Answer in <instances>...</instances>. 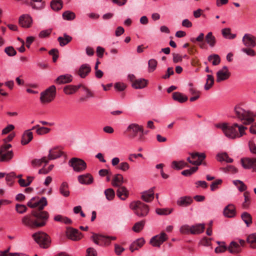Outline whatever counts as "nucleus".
I'll list each match as a JSON object with an SVG mask.
<instances>
[{
    "label": "nucleus",
    "instance_id": "1",
    "mask_svg": "<svg viewBox=\"0 0 256 256\" xmlns=\"http://www.w3.org/2000/svg\"><path fill=\"white\" fill-rule=\"evenodd\" d=\"M35 198H32L27 204L28 206L31 208H38L36 210H32V214L37 222L38 228L44 226L49 218V214L46 211L43 210L44 206L48 204L46 198L42 197L39 200L34 202Z\"/></svg>",
    "mask_w": 256,
    "mask_h": 256
},
{
    "label": "nucleus",
    "instance_id": "2",
    "mask_svg": "<svg viewBox=\"0 0 256 256\" xmlns=\"http://www.w3.org/2000/svg\"><path fill=\"white\" fill-rule=\"evenodd\" d=\"M218 128H220L224 135L230 139H236L245 134V130L247 128L238 124H234L232 126H228L226 123L218 124L216 125Z\"/></svg>",
    "mask_w": 256,
    "mask_h": 256
},
{
    "label": "nucleus",
    "instance_id": "3",
    "mask_svg": "<svg viewBox=\"0 0 256 256\" xmlns=\"http://www.w3.org/2000/svg\"><path fill=\"white\" fill-rule=\"evenodd\" d=\"M126 132L128 134V137L130 139L137 138V141L143 142L145 140L144 131L142 126L136 123H132L127 127Z\"/></svg>",
    "mask_w": 256,
    "mask_h": 256
},
{
    "label": "nucleus",
    "instance_id": "4",
    "mask_svg": "<svg viewBox=\"0 0 256 256\" xmlns=\"http://www.w3.org/2000/svg\"><path fill=\"white\" fill-rule=\"evenodd\" d=\"M236 116L241 120H244L243 124L248 125L254 121L253 114L250 111H246L240 106H236L234 108Z\"/></svg>",
    "mask_w": 256,
    "mask_h": 256
},
{
    "label": "nucleus",
    "instance_id": "5",
    "mask_svg": "<svg viewBox=\"0 0 256 256\" xmlns=\"http://www.w3.org/2000/svg\"><path fill=\"white\" fill-rule=\"evenodd\" d=\"M130 207L134 210L135 214L140 217L146 216L149 212L148 206L140 201L131 203Z\"/></svg>",
    "mask_w": 256,
    "mask_h": 256
},
{
    "label": "nucleus",
    "instance_id": "6",
    "mask_svg": "<svg viewBox=\"0 0 256 256\" xmlns=\"http://www.w3.org/2000/svg\"><path fill=\"white\" fill-rule=\"evenodd\" d=\"M32 237L40 247L46 248L49 246L50 240L49 236L46 233L44 232H36L32 234Z\"/></svg>",
    "mask_w": 256,
    "mask_h": 256
},
{
    "label": "nucleus",
    "instance_id": "7",
    "mask_svg": "<svg viewBox=\"0 0 256 256\" xmlns=\"http://www.w3.org/2000/svg\"><path fill=\"white\" fill-rule=\"evenodd\" d=\"M56 94V86L52 85L40 93V100L41 102L43 104L50 102L54 98Z\"/></svg>",
    "mask_w": 256,
    "mask_h": 256
},
{
    "label": "nucleus",
    "instance_id": "8",
    "mask_svg": "<svg viewBox=\"0 0 256 256\" xmlns=\"http://www.w3.org/2000/svg\"><path fill=\"white\" fill-rule=\"evenodd\" d=\"M91 240L96 244L100 246H108L112 240H116V236H106L103 235L92 233Z\"/></svg>",
    "mask_w": 256,
    "mask_h": 256
},
{
    "label": "nucleus",
    "instance_id": "9",
    "mask_svg": "<svg viewBox=\"0 0 256 256\" xmlns=\"http://www.w3.org/2000/svg\"><path fill=\"white\" fill-rule=\"evenodd\" d=\"M12 147L10 144H4L0 148V162H9L14 156L12 150H8Z\"/></svg>",
    "mask_w": 256,
    "mask_h": 256
},
{
    "label": "nucleus",
    "instance_id": "10",
    "mask_svg": "<svg viewBox=\"0 0 256 256\" xmlns=\"http://www.w3.org/2000/svg\"><path fill=\"white\" fill-rule=\"evenodd\" d=\"M68 164L72 167L75 172H80L84 170L86 168V164L84 160L80 158H71Z\"/></svg>",
    "mask_w": 256,
    "mask_h": 256
},
{
    "label": "nucleus",
    "instance_id": "11",
    "mask_svg": "<svg viewBox=\"0 0 256 256\" xmlns=\"http://www.w3.org/2000/svg\"><path fill=\"white\" fill-rule=\"evenodd\" d=\"M168 238L166 234L164 232H162L160 234L152 236L150 240V244L154 247L160 248Z\"/></svg>",
    "mask_w": 256,
    "mask_h": 256
},
{
    "label": "nucleus",
    "instance_id": "12",
    "mask_svg": "<svg viewBox=\"0 0 256 256\" xmlns=\"http://www.w3.org/2000/svg\"><path fill=\"white\" fill-rule=\"evenodd\" d=\"M204 153L194 152L190 154V157L187 158V160L194 166H200L202 164L203 160L206 158Z\"/></svg>",
    "mask_w": 256,
    "mask_h": 256
},
{
    "label": "nucleus",
    "instance_id": "13",
    "mask_svg": "<svg viewBox=\"0 0 256 256\" xmlns=\"http://www.w3.org/2000/svg\"><path fill=\"white\" fill-rule=\"evenodd\" d=\"M22 224L24 226L31 228H38V226H37V222L35 220L34 216L32 214V212L31 214H26L22 218Z\"/></svg>",
    "mask_w": 256,
    "mask_h": 256
},
{
    "label": "nucleus",
    "instance_id": "14",
    "mask_svg": "<svg viewBox=\"0 0 256 256\" xmlns=\"http://www.w3.org/2000/svg\"><path fill=\"white\" fill-rule=\"evenodd\" d=\"M66 234L69 239L74 241L79 240L82 237V234L77 229L71 227L67 228Z\"/></svg>",
    "mask_w": 256,
    "mask_h": 256
},
{
    "label": "nucleus",
    "instance_id": "15",
    "mask_svg": "<svg viewBox=\"0 0 256 256\" xmlns=\"http://www.w3.org/2000/svg\"><path fill=\"white\" fill-rule=\"evenodd\" d=\"M242 42L246 47L254 48L256 46V38L250 34H246L242 38Z\"/></svg>",
    "mask_w": 256,
    "mask_h": 256
},
{
    "label": "nucleus",
    "instance_id": "16",
    "mask_svg": "<svg viewBox=\"0 0 256 256\" xmlns=\"http://www.w3.org/2000/svg\"><path fill=\"white\" fill-rule=\"evenodd\" d=\"M230 76V72H229L226 66H223L222 68L218 70L216 72V82H220L222 81L228 79Z\"/></svg>",
    "mask_w": 256,
    "mask_h": 256
},
{
    "label": "nucleus",
    "instance_id": "17",
    "mask_svg": "<svg viewBox=\"0 0 256 256\" xmlns=\"http://www.w3.org/2000/svg\"><path fill=\"white\" fill-rule=\"evenodd\" d=\"M240 161L242 166L244 168H252L254 171L256 172V158H242Z\"/></svg>",
    "mask_w": 256,
    "mask_h": 256
},
{
    "label": "nucleus",
    "instance_id": "18",
    "mask_svg": "<svg viewBox=\"0 0 256 256\" xmlns=\"http://www.w3.org/2000/svg\"><path fill=\"white\" fill-rule=\"evenodd\" d=\"M18 22L22 27L28 28L31 26L32 20L30 15L22 14L20 17Z\"/></svg>",
    "mask_w": 256,
    "mask_h": 256
},
{
    "label": "nucleus",
    "instance_id": "19",
    "mask_svg": "<svg viewBox=\"0 0 256 256\" xmlns=\"http://www.w3.org/2000/svg\"><path fill=\"white\" fill-rule=\"evenodd\" d=\"M91 68L88 64H84L81 65L78 71V74L81 78H85L90 72Z\"/></svg>",
    "mask_w": 256,
    "mask_h": 256
},
{
    "label": "nucleus",
    "instance_id": "20",
    "mask_svg": "<svg viewBox=\"0 0 256 256\" xmlns=\"http://www.w3.org/2000/svg\"><path fill=\"white\" fill-rule=\"evenodd\" d=\"M145 242V240L143 238H138L131 244L129 248L130 250L132 252L134 250H138L144 245Z\"/></svg>",
    "mask_w": 256,
    "mask_h": 256
},
{
    "label": "nucleus",
    "instance_id": "21",
    "mask_svg": "<svg viewBox=\"0 0 256 256\" xmlns=\"http://www.w3.org/2000/svg\"><path fill=\"white\" fill-rule=\"evenodd\" d=\"M25 3L32 6V8L36 10H40L45 6V2L42 0H30V2H26Z\"/></svg>",
    "mask_w": 256,
    "mask_h": 256
},
{
    "label": "nucleus",
    "instance_id": "22",
    "mask_svg": "<svg viewBox=\"0 0 256 256\" xmlns=\"http://www.w3.org/2000/svg\"><path fill=\"white\" fill-rule=\"evenodd\" d=\"M78 182L83 184H91L94 180L92 176L90 174L80 175L78 176Z\"/></svg>",
    "mask_w": 256,
    "mask_h": 256
},
{
    "label": "nucleus",
    "instance_id": "23",
    "mask_svg": "<svg viewBox=\"0 0 256 256\" xmlns=\"http://www.w3.org/2000/svg\"><path fill=\"white\" fill-rule=\"evenodd\" d=\"M224 214L228 218H233L236 215V208L234 204H229L224 210Z\"/></svg>",
    "mask_w": 256,
    "mask_h": 256
},
{
    "label": "nucleus",
    "instance_id": "24",
    "mask_svg": "<svg viewBox=\"0 0 256 256\" xmlns=\"http://www.w3.org/2000/svg\"><path fill=\"white\" fill-rule=\"evenodd\" d=\"M154 188H150L148 191L144 192L142 196V198L146 202H149L154 198Z\"/></svg>",
    "mask_w": 256,
    "mask_h": 256
},
{
    "label": "nucleus",
    "instance_id": "25",
    "mask_svg": "<svg viewBox=\"0 0 256 256\" xmlns=\"http://www.w3.org/2000/svg\"><path fill=\"white\" fill-rule=\"evenodd\" d=\"M72 75L66 74L58 76L54 82L58 84H61L70 82L72 81Z\"/></svg>",
    "mask_w": 256,
    "mask_h": 256
},
{
    "label": "nucleus",
    "instance_id": "26",
    "mask_svg": "<svg viewBox=\"0 0 256 256\" xmlns=\"http://www.w3.org/2000/svg\"><path fill=\"white\" fill-rule=\"evenodd\" d=\"M33 138L32 132L30 130H27L24 132L22 136L21 144L22 145H26L28 144Z\"/></svg>",
    "mask_w": 256,
    "mask_h": 256
},
{
    "label": "nucleus",
    "instance_id": "27",
    "mask_svg": "<svg viewBox=\"0 0 256 256\" xmlns=\"http://www.w3.org/2000/svg\"><path fill=\"white\" fill-rule=\"evenodd\" d=\"M117 196L122 200H125L128 196V191L123 186H118L116 191Z\"/></svg>",
    "mask_w": 256,
    "mask_h": 256
},
{
    "label": "nucleus",
    "instance_id": "28",
    "mask_svg": "<svg viewBox=\"0 0 256 256\" xmlns=\"http://www.w3.org/2000/svg\"><path fill=\"white\" fill-rule=\"evenodd\" d=\"M148 81L144 78L136 80L132 84V87L135 89H140L144 88L147 85Z\"/></svg>",
    "mask_w": 256,
    "mask_h": 256
},
{
    "label": "nucleus",
    "instance_id": "29",
    "mask_svg": "<svg viewBox=\"0 0 256 256\" xmlns=\"http://www.w3.org/2000/svg\"><path fill=\"white\" fill-rule=\"evenodd\" d=\"M62 154V152L58 148H54L50 150L48 158L49 160H54L60 157Z\"/></svg>",
    "mask_w": 256,
    "mask_h": 256
},
{
    "label": "nucleus",
    "instance_id": "30",
    "mask_svg": "<svg viewBox=\"0 0 256 256\" xmlns=\"http://www.w3.org/2000/svg\"><path fill=\"white\" fill-rule=\"evenodd\" d=\"M82 86V84H80L78 86L68 85L66 86L64 88V92L66 94H72L76 92L78 88Z\"/></svg>",
    "mask_w": 256,
    "mask_h": 256
},
{
    "label": "nucleus",
    "instance_id": "31",
    "mask_svg": "<svg viewBox=\"0 0 256 256\" xmlns=\"http://www.w3.org/2000/svg\"><path fill=\"white\" fill-rule=\"evenodd\" d=\"M60 192L64 197H68L70 196V190L68 184L66 182H63L60 186Z\"/></svg>",
    "mask_w": 256,
    "mask_h": 256
},
{
    "label": "nucleus",
    "instance_id": "32",
    "mask_svg": "<svg viewBox=\"0 0 256 256\" xmlns=\"http://www.w3.org/2000/svg\"><path fill=\"white\" fill-rule=\"evenodd\" d=\"M241 247L236 242H232L228 247V250L230 253L237 254L241 251Z\"/></svg>",
    "mask_w": 256,
    "mask_h": 256
},
{
    "label": "nucleus",
    "instance_id": "33",
    "mask_svg": "<svg viewBox=\"0 0 256 256\" xmlns=\"http://www.w3.org/2000/svg\"><path fill=\"white\" fill-rule=\"evenodd\" d=\"M188 90L190 94L192 96L190 97V100L191 102L196 101V100L199 98L200 94V91L197 90L194 87L190 88Z\"/></svg>",
    "mask_w": 256,
    "mask_h": 256
},
{
    "label": "nucleus",
    "instance_id": "34",
    "mask_svg": "<svg viewBox=\"0 0 256 256\" xmlns=\"http://www.w3.org/2000/svg\"><path fill=\"white\" fill-rule=\"evenodd\" d=\"M123 183V176L120 174H116L114 176L112 180V186L118 187L122 186Z\"/></svg>",
    "mask_w": 256,
    "mask_h": 256
},
{
    "label": "nucleus",
    "instance_id": "35",
    "mask_svg": "<svg viewBox=\"0 0 256 256\" xmlns=\"http://www.w3.org/2000/svg\"><path fill=\"white\" fill-rule=\"evenodd\" d=\"M72 40V38L66 34H64V36H60L58 38V41L61 46L66 45Z\"/></svg>",
    "mask_w": 256,
    "mask_h": 256
},
{
    "label": "nucleus",
    "instance_id": "36",
    "mask_svg": "<svg viewBox=\"0 0 256 256\" xmlns=\"http://www.w3.org/2000/svg\"><path fill=\"white\" fill-rule=\"evenodd\" d=\"M205 226L204 224H196L192 226L191 234H196L202 232L204 230Z\"/></svg>",
    "mask_w": 256,
    "mask_h": 256
},
{
    "label": "nucleus",
    "instance_id": "37",
    "mask_svg": "<svg viewBox=\"0 0 256 256\" xmlns=\"http://www.w3.org/2000/svg\"><path fill=\"white\" fill-rule=\"evenodd\" d=\"M216 158L220 162L223 161H225L228 163H232L233 162V160L232 158H230L226 152L218 154L216 156Z\"/></svg>",
    "mask_w": 256,
    "mask_h": 256
},
{
    "label": "nucleus",
    "instance_id": "38",
    "mask_svg": "<svg viewBox=\"0 0 256 256\" xmlns=\"http://www.w3.org/2000/svg\"><path fill=\"white\" fill-rule=\"evenodd\" d=\"M192 202V200L190 197H182L177 202V204L180 206L186 207L190 204Z\"/></svg>",
    "mask_w": 256,
    "mask_h": 256
},
{
    "label": "nucleus",
    "instance_id": "39",
    "mask_svg": "<svg viewBox=\"0 0 256 256\" xmlns=\"http://www.w3.org/2000/svg\"><path fill=\"white\" fill-rule=\"evenodd\" d=\"M241 218L246 224L248 227L250 226L252 224V216L248 212H244L241 214Z\"/></svg>",
    "mask_w": 256,
    "mask_h": 256
},
{
    "label": "nucleus",
    "instance_id": "40",
    "mask_svg": "<svg viewBox=\"0 0 256 256\" xmlns=\"http://www.w3.org/2000/svg\"><path fill=\"white\" fill-rule=\"evenodd\" d=\"M222 36L230 40L234 39L236 37V34L231 33V30L230 28H224L222 30Z\"/></svg>",
    "mask_w": 256,
    "mask_h": 256
},
{
    "label": "nucleus",
    "instance_id": "41",
    "mask_svg": "<svg viewBox=\"0 0 256 256\" xmlns=\"http://www.w3.org/2000/svg\"><path fill=\"white\" fill-rule=\"evenodd\" d=\"M50 6L54 10H60L62 8V0H52Z\"/></svg>",
    "mask_w": 256,
    "mask_h": 256
},
{
    "label": "nucleus",
    "instance_id": "42",
    "mask_svg": "<svg viewBox=\"0 0 256 256\" xmlns=\"http://www.w3.org/2000/svg\"><path fill=\"white\" fill-rule=\"evenodd\" d=\"M244 200L242 204V206L244 209L247 210L249 208L250 203V194L248 192H245L244 194Z\"/></svg>",
    "mask_w": 256,
    "mask_h": 256
},
{
    "label": "nucleus",
    "instance_id": "43",
    "mask_svg": "<svg viewBox=\"0 0 256 256\" xmlns=\"http://www.w3.org/2000/svg\"><path fill=\"white\" fill-rule=\"evenodd\" d=\"M206 42L211 47H214L215 46L216 42V39L213 36L212 32H209L206 36Z\"/></svg>",
    "mask_w": 256,
    "mask_h": 256
},
{
    "label": "nucleus",
    "instance_id": "44",
    "mask_svg": "<svg viewBox=\"0 0 256 256\" xmlns=\"http://www.w3.org/2000/svg\"><path fill=\"white\" fill-rule=\"evenodd\" d=\"M214 84V78L211 74L207 75L206 83L204 85V89L206 90H210Z\"/></svg>",
    "mask_w": 256,
    "mask_h": 256
},
{
    "label": "nucleus",
    "instance_id": "45",
    "mask_svg": "<svg viewBox=\"0 0 256 256\" xmlns=\"http://www.w3.org/2000/svg\"><path fill=\"white\" fill-rule=\"evenodd\" d=\"M43 162L46 164L48 162L46 157H43L40 159H34L31 162L32 165L34 168L40 166Z\"/></svg>",
    "mask_w": 256,
    "mask_h": 256
},
{
    "label": "nucleus",
    "instance_id": "46",
    "mask_svg": "<svg viewBox=\"0 0 256 256\" xmlns=\"http://www.w3.org/2000/svg\"><path fill=\"white\" fill-rule=\"evenodd\" d=\"M62 18L64 20H72L76 18V14L72 12L67 10L62 14Z\"/></svg>",
    "mask_w": 256,
    "mask_h": 256
},
{
    "label": "nucleus",
    "instance_id": "47",
    "mask_svg": "<svg viewBox=\"0 0 256 256\" xmlns=\"http://www.w3.org/2000/svg\"><path fill=\"white\" fill-rule=\"evenodd\" d=\"M247 242L252 248H256V233L248 236L247 238Z\"/></svg>",
    "mask_w": 256,
    "mask_h": 256
},
{
    "label": "nucleus",
    "instance_id": "48",
    "mask_svg": "<svg viewBox=\"0 0 256 256\" xmlns=\"http://www.w3.org/2000/svg\"><path fill=\"white\" fill-rule=\"evenodd\" d=\"M208 60L211 62L214 66L218 65L220 62V58L218 55L214 54L208 57Z\"/></svg>",
    "mask_w": 256,
    "mask_h": 256
},
{
    "label": "nucleus",
    "instance_id": "49",
    "mask_svg": "<svg viewBox=\"0 0 256 256\" xmlns=\"http://www.w3.org/2000/svg\"><path fill=\"white\" fill-rule=\"evenodd\" d=\"M218 246L215 248V252L216 253L223 252H225L228 248L225 244L224 242H217Z\"/></svg>",
    "mask_w": 256,
    "mask_h": 256
},
{
    "label": "nucleus",
    "instance_id": "50",
    "mask_svg": "<svg viewBox=\"0 0 256 256\" xmlns=\"http://www.w3.org/2000/svg\"><path fill=\"white\" fill-rule=\"evenodd\" d=\"M145 224L144 220H141L140 222H136L132 227V230L136 232H139L142 230Z\"/></svg>",
    "mask_w": 256,
    "mask_h": 256
},
{
    "label": "nucleus",
    "instance_id": "51",
    "mask_svg": "<svg viewBox=\"0 0 256 256\" xmlns=\"http://www.w3.org/2000/svg\"><path fill=\"white\" fill-rule=\"evenodd\" d=\"M104 194L108 200H112L115 196V192L113 189L109 188L105 190Z\"/></svg>",
    "mask_w": 256,
    "mask_h": 256
},
{
    "label": "nucleus",
    "instance_id": "52",
    "mask_svg": "<svg viewBox=\"0 0 256 256\" xmlns=\"http://www.w3.org/2000/svg\"><path fill=\"white\" fill-rule=\"evenodd\" d=\"M198 170V166L192 167L190 169L186 170L182 172V174L186 176H190L194 172H196Z\"/></svg>",
    "mask_w": 256,
    "mask_h": 256
},
{
    "label": "nucleus",
    "instance_id": "53",
    "mask_svg": "<svg viewBox=\"0 0 256 256\" xmlns=\"http://www.w3.org/2000/svg\"><path fill=\"white\" fill-rule=\"evenodd\" d=\"M234 184L236 186L238 190L240 192H244L246 189V185L240 180H235L233 181Z\"/></svg>",
    "mask_w": 256,
    "mask_h": 256
},
{
    "label": "nucleus",
    "instance_id": "54",
    "mask_svg": "<svg viewBox=\"0 0 256 256\" xmlns=\"http://www.w3.org/2000/svg\"><path fill=\"white\" fill-rule=\"evenodd\" d=\"M16 178V176L14 172H10V174L6 175V180L8 184L11 186L14 180V179Z\"/></svg>",
    "mask_w": 256,
    "mask_h": 256
},
{
    "label": "nucleus",
    "instance_id": "55",
    "mask_svg": "<svg viewBox=\"0 0 256 256\" xmlns=\"http://www.w3.org/2000/svg\"><path fill=\"white\" fill-rule=\"evenodd\" d=\"M4 52L10 56H14L16 54V50L12 46L6 47L4 49Z\"/></svg>",
    "mask_w": 256,
    "mask_h": 256
},
{
    "label": "nucleus",
    "instance_id": "56",
    "mask_svg": "<svg viewBox=\"0 0 256 256\" xmlns=\"http://www.w3.org/2000/svg\"><path fill=\"white\" fill-rule=\"evenodd\" d=\"M252 48L246 47L242 48L241 51L246 53L248 56H254L256 54L255 52L252 49Z\"/></svg>",
    "mask_w": 256,
    "mask_h": 256
},
{
    "label": "nucleus",
    "instance_id": "57",
    "mask_svg": "<svg viewBox=\"0 0 256 256\" xmlns=\"http://www.w3.org/2000/svg\"><path fill=\"white\" fill-rule=\"evenodd\" d=\"M188 98L184 94L177 92V102L183 103L187 101Z\"/></svg>",
    "mask_w": 256,
    "mask_h": 256
},
{
    "label": "nucleus",
    "instance_id": "58",
    "mask_svg": "<svg viewBox=\"0 0 256 256\" xmlns=\"http://www.w3.org/2000/svg\"><path fill=\"white\" fill-rule=\"evenodd\" d=\"M48 54L52 56L53 62H56L58 58V50L56 48H53L49 51Z\"/></svg>",
    "mask_w": 256,
    "mask_h": 256
},
{
    "label": "nucleus",
    "instance_id": "59",
    "mask_svg": "<svg viewBox=\"0 0 256 256\" xmlns=\"http://www.w3.org/2000/svg\"><path fill=\"white\" fill-rule=\"evenodd\" d=\"M222 170L224 172H229L232 174H236L238 172V169L233 166L230 165L227 167L222 168Z\"/></svg>",
    "mask_w": 256,
    "mask_h": 256
},
{
    "label": "nucleus",
    "instance_id": "60",
    "mask_svg": "<svg viewBox=\"0 0 256 256\" xmlns=\"http://www.w3.org/2000/svg\"><path fill=\"white\" fill-rule=\"evenodd\" d=\"M192 226H190L188 225H184L182 226L180 228V232L183 234H191Z\"/></svg>",
    "mask_w": 256,
    "mask_h": 256
},
{
    "label": "nucleus",
    "instance_id": "61",
    "mask_svg": "<svg viewBox=\"0 0 256 256\" xmlns=\"http://www.w3.org/2000/svg\"><path fill=\"white\" fill-rule=\"evenodd\" d=\"M157 66V62L154 59H151L148 61V68L150 72L154 71Z\"/></svg>",
    "mask_w": 256,
    "mask_h": 256
},
{
    "label": "nucleus",
    "instance_id": "62",
    "mask_svg": "<svg viewBox=\"0 0 256 256\" xmlns=\"http://www.w3.org/2000/svg\"><path fill=\"white\" fill-rule=\"evenodd\" d=\"M50 131V128L46 127L38 128L36 130V132L38 135H42L48 133Z\"/></svg>",
    "mask_w": 256,
    "mask_h": 256
},
{
    "label": "nucleus",
    "instance_id": "63",
    "mask_svg": "<svg viewBox=\"0 0 256 256\" xmlns=\"http://www.w3.org/2000/svg\"><path fill=\"white\" fill-rule=\"evenodd\" d=\"M16 212L19 214H23L26 211L27 208L24 205L16 204Z\"/></svg>",
    "mask_w": 256,
    "mask_h": 256
},
{
    "label": "nucleus",
    "instance_id": "64",
    "mask_svg": "<svg viewBox=\"0 0 256 256\" xmlns=\"http://www.w3.org/2000/svg\"><path fill=\"white\" fill-rule=\"evenodd\" d=\"M126 87V85L122 82H116L114 84V88L119 92H122L124 90Z\"/></svg>",
    "mask_w": 256,
    "mask_h": 256
}]
</instances>
